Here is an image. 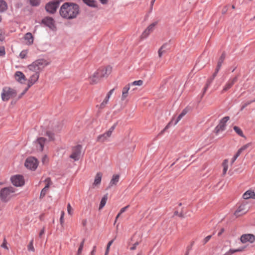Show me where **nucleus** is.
<instances>
[{
  "label": "nucleus",
  "mask_w": 255,
  "mask_h": 255,
  "mask_svg": "<svg viewBox=\"0 0 255 255\" xmlns=\"http://www.w3.org/2000/svg\"><path fill=\"white\" fill-rule=\"evenodd\" d=\"M227 10V8H226V7H224V8L223 9V10H222V13H225L226 12Z\"/></svg>",
  "instance_id": "64"
},
{
  "label": "nucleus",
  "mask_w": 255,
  "mask_h": 255,
  "mask_svg": "<svg viewBox=\"0 0 255 255\" xmlns=\"http://www.w3.org/2000/svg\"><path fill=\"white\" fill-rule=\"evenodd\" d=\"M129 89H130V84H128L123 88V91H122V98H121V100L122 101L125 100L126 99V98L128 97V92Z\"/></svg>",
  "instance_id": "21"
},
{
  "label": "nucleus",
  "mask_w": 255,
  "mask_h": 255,
  "mask_svg": "<svg viewBox=\"0 0 255 255\" xmlns=\"http://www.w3.org/2000/svg\"><path fill=\"white\" fill-rule=\"evenodd\" d=\"M107 104L104 103V102L103 101V102L100 105L99 108L100 109H103L104 107H105Z\"/></svg>",
  "instance_id": "56"
},
{
  "label": "nucleus",
  "mask_w": 255,
  "mask_h": 255,
  "mask_svg": "<svg viewBox=\"0 0 255 255\" xmlns=\"http://www.w3.org/2000/svg\"><path fill=\"white\" fill-rule=\"evenodd\" d=\"M46 135L49 137V140H53L54 139V134L50 131H47Z\"/></svg>",
  "instance_id": "48"
},
{
  "label": "nucleus",
  "mask_w": 255,
  "mask_h": 255,
  "mask_svg": "<svg viewBox=\"0 0 255 255\" xmlns=\"http://www.w3.org/2000/svg\"><path fill=\"white\" fill-rule=\"evenodd\" d=\"M29 87H28V86L25 89V90L23 91V92H22L21 93V94L18 97V98H20L22 97V96L24 95L25 94V93L27 92V91L28 90V89H29Z\"/></svg>",
  "instance_id": "52"
},
{
  "label": "nucleus",
  "mask_w": 255,
  "mask_h": 255,
  "mask_svg": "<svg viewBox=\"0 0 255 255\" xmlns=\"http://www.w3.org/2000/svg\"><path fill=\"white\" fill-rule=\"evenodd\" d=\"M224 232V228L221 229L220 231L218 233V236H220Z\"/></svg>",
  "instance_id": "59"
},
{
  "label": "nucleus",
  "mask_w": 255,
  "mask_h": 255,
  "mask_svg": "<svg viewBox=\"0 0 255 255\" xmlns=\"http://www.w3.org/2000/svg\"><path fill=\"white\" fill-rule=\"evenodd\" d=\"M111 71L112 68L110 66L100 68L90 77V83L92 84L97 83L101 78L107 77Z\"/></svg>",
  "instance_id": "2"
},
{
  "label": "nucleus",
  "mask_w": 255,
  "mask_h": 255,
  "mask_svg": "<svg viewBox=\"0 0 255 255\" xmlns=\"http://www.w3.org/2000/svg\"><path fill=\"white\" fill-rule=\"evenodd\" d=\"M25 166L28 169L35 170L38 166V161L34 157H29L26 159L25 162Z\"/></svg>",
  "instance_id": "8"
},
{
  "label": "nucleus",
  "mask_w": 255,
  "mask_h": 255,
  "mask_svg": "<svg viewBox=\"0 0 255 255\" xmlns=\"http://www.w3.org/2000/svg\"><path fill=\"white\" fill-rule=\"evenodd\" d=\"M5 54V48L3 46H0V56H4Z\"/></svg>",
  "instance_id": "47"
},
{
  "label": "nucleus",
  "mask_w": 255,
  "mask_h": 255,
  "mask_svg": "<svg viewBox=\"0 0 255 255\" xmlns=\"http://www.w3.org/2000/svg\"><path fill=\"white\" fill-rule=\"evenodd\" d=\"M6 240L4 239L3 243L1 245V247L4 249H5L6 250H8V248L6 245Z\"/></svg>",
  "instance_id": "50"
},
{
  "label": "nucleus",
  "mask_w": 255,
  "mask_h": 255,
  "mask_svg": "<svg viewBox=\"0 0 255 255\" xmlns=\"http://www.w3.org/2000/svg\"><path fill=\"white\" fill-rule=\"evenodd\" d=\"M49 64L47 60L43 59H40L35 60L31 64L28 66V68L29 70L38 72L39 73L40 71H42L46 66Z\"/></svg>",
  "instance_id": "4"
},
{
  "label": "nucleus",
  "mask_w": 255,
  "mask_h": 255,
  "mask_svg": "<svg viewBox=\"0 0 255 255\" xmlns=\"http://www.w3.org/2000/svg\"><path fill=\"white\" fill-rule=\"evenodd\" d=\"M228 160L227 159H225L223 163V173L224 175H225L226 172H227V171L228 170Z\"/></svg>",
  "instance_id": "34"
},
{
  "label": "nucleus",
  "mask_w": 255,
  "mask_h": 255,
  "mask_svg": "<svg viewBox=\"0 0 255 255\" xmlns=\"http://www.w3.org/2000/svg\"><path fill=\"white\" fill-rule=\"evenodd\" d=\"M16 91L9 87H4L2 89V92L1 94L2 100L3 101H7L9 99L16 96Z\"/></svg>",
  "instance_id": "7"
},
{
  "label": "nucleus",
  "mask_w": 255,
  "mask_h": 255,
  "mask_svg": "<svg viewBox=\"0 0 255 255\" xmlns=\"http://www.w3.org/2000/svg\"><path fill=\"white\" fill-rule=\"evenodd\" d=\"M33 244V239H32L30 241L29 245L27 246V250L28 251H31V252L34 251L35 250H34Z\"/></svg>",
  "instance_id": "39"
},
{
  "label": "nucleus",
  "mask_w": 255,
  "mask_h": 255,
  "mask_svg": "<svg viewBox=\"0 0 255 255\" xmlns=\"http://www.w3.org/2000/svg\"><path fill=\"white\" fill-rule=\"evenodd\" d=\"M244 250L243 248H239L237 249H230L229 251L226 252L224 255H232L236 252H240L243 251Z\"/></svg>",
  "instance_id": "28"
},
{
  "label": "nucleus",
  "mask_w": 255,
  "mask_h": 255,
  "mask_svg": "<svg viewBox=\"0 0 255 255\" xmlns=\"http://www.w3.org/2000/svg\"><path fill=\"white\" fill-rule=\"evenodd\" d=\"M173 122V120H172V121L169 122L167 124V125L164 128V129L161 131V132H160V134H163V133L170 127V126L172 124Z\"/></svg>",
  "instance_id": "44"
},
{
  "label": "nucleus",
  "mask_w": 255,
  "mask_h": 255,
  "mask_svg": "<svg viewBox=\"0 0 255 255\" xmlns=\"http://www.w3.org/2000/svg\"><path fill=\"white\" fill-rule=\"evenodd\" d=\"M7 8V3L3 0H0V12H4Z\"/></svg>",
  "instance_id": "26"
},
{
  "label": "nucleus",
  "mask_w": 255,
  "mask_h": 255,
  "mask_svg": "<svg viewBox=\"0 0 255 255\" xmlns=\"http://www.w3.org/2000/svg\"><path fill=\"white\" fill-rule=\"evenodd\" d=\"M46 139L44 137H39L37 138V140L35 141V144L36 147V148L38 150L40 151H42L43 149V147Z\"/></svg>",
  "instance_id": "15"
},
{
  "label": "nucleus",
  "mask_w": 255,
  "mask_h": 255,
  "mask_svg": "<svg viewBox=\"0 0 255 255\" xmlns=\"http://www.w3.org/2000/svg\"><path fill=\"white\" fill-rule=\"evenodd\" d=\"M249 210L248 208L247 207L246 205L242 204L240 205L237 210L234 213V215L236 216V217H240L243 215L245 214L248 212Z\"/></svg>",
  "instance_id": "14"
},
{
  "label": "nucleus",
  "mask_w": 255,
  "mask_h": 255,
  "mask_svg": "<svg viewBox=\"0 0 255 255\" xmlns=\"http://www.w3.org/2000/svg\"><path fill=\"white\" fill-rule=\"evenodd\" d=\"M102 177V173L101 172H98L95 177L94 182L93 185L95 186L100 184Z\"/></svg>",
  "instance_id": "24"
},
{
  "label": "nucleus",
  "mask_w": 255,
  "mask_h": 255,
  "mask_svg": "<svg viewBox=\"0 0 255 255\" xmlns=\"http://www.w3.org/2000/svg\"><path fill=\"white\" fill-rule=\"evenodd\" d=\"M84 242H85V240H83L82 241V242L81 243V244L80 245V246H79V247L78 248V251H77L76 255H80L82 253V252L83 251V247H84Z\"/></svg>",
  "instance_id": "35"
},
{
  "label": "nucleus",
  "mask_w": 255,
  "mask_h": 255,
  "mask_svg": "<svg viewBox=\"0 0 255 255\" xmlns=\"http://www.w3.org/2000/svg\"><path fill=\"white\" fill-rule=\"evenodd\" d=\"M42 23L48 27L52 31L56 30L55 20L51 17L47 16L42 20Z\"/></svg>",
  "instance_id": "9"
},
{
  "label": "nucleus",
  "mask_w": 255,
  "mask_h": 255,
  "mask_svg": "<svg viewBox=\"0 0 255 255\" xmlns=\"http://www.w3.org/2000/svg\"><path fill=\"white\" fill-rule=\"evenodd\" d=\"M10 180L12 184L16 187L22 186L24 184V180L22 175H16L12 176Z\"/></svg>",
  "instance_id": "12"
},
{
  "label": "nucleus",
  "mask_w": 255,
  "mask_h": 255,
  "mask_svg": "<svg viewBox=\"0 0 255 255\" xmlns=\"http://www.w3.org/2000/svg\"><path fill=\"white\" fill-rule=\"evenodd\" d=\"M83 1L89 6L93 7L97 6L96 1L94 0H83Z\"/></svg>",
  "instance_id": "27"
},
{
  "label": "nucleus",
  "mask_w": 255,
  "mask_h": 255,
  "mask_svg": "<svg viewBox=\"0 0 255 255\" xmlns=\"http://www.w3.org/2000/svg\"><path fill=\"white\" fill-rule=\"evenodd\" d=\"M237 158V157L234 155L233 158L232 159L231 163L233 164L236 161Z\"/></svg>",
  "instance_id": "60"
},
{
  "label": "nucleus",
  "mask_w": 255,
  "mask_h": 255,
  "mask_svg": "<svg viewBox=\"0 0 255 255\" xmlns=\"http://www.w3.org/2000/svg\"><path fill=\"white\" fill-rule=\"evenodd\" d=\"M129 205H128L124 208H122L120 212L118 213V214L117 215L116 218V220H115V224L116 223V222H117V220L118 219V218L120 216V215L123 213L124 212H125L127 210V209L129 207Z\"/></svg>",
  "instance_id": "33"
},
{
  "label": "nucleus",
  "mask_w": 255,
  "mask_h": 255,
  "mask_svg": "<svg viewBox=\"0 0 255 255\" xmlns=\"http://www.w3.org/2000/svg\"><path fill=\"white\" fill-rule=\"evenodd\" d=\"M254 102H255V101L253 100L244 103V104L242 106L241 110H243L244 108H245L246 107H247L248 105H249L250 104Z\"/></svg>",
  "instance_id": "45"
},
{
  "label": "nucleus",
  "mask_w": 255,
  "mask_h": 255,
  "mask_svg": "<svg viewBox=\"0 0 255 255\" xmlns=\"http://www.w3.org/2000/svg\"><path fill=\"white\" fill-rule=\"evenodd\" d=\"M157 24V22L155 21L149 25L141 34L140 36V39L143 40L146 39L149 36L150 33L154 30Z\"/></svg>",
  "instance_id": "11"
},
{
  "label": "nucleus",
  "mask_w": 255,
  "mask_h": 255,
  "mask_svg": "<svg viewBox=\"0 0 255 255\" xmlns=\"http://www.w3.org/2000/svg\"><path fill=\"white\" fill-rule=\"evenodd\" d=\"M230 117L228 116H226L224 117L223 119H222L220 122L221 124H222L223 125L226 126V123L229 120Z\"/></svg>",
  "instance_id": "40"
},
{
  "label": "nucleus",
  "mask_w": 255,
  "mask_h": 255,
  "mask_svg": "<svg viewBox=\"0 0 255 255\" xmlns=\"http://www.w3.org/2000/svg\"><path fill=\"white\" fill-rule=\"evenodd\" d=\"M67 212L68 214L70 215H72L73 214V209L70 203L67 204Z\"/></svg>",
  "instance_id": "41"
},
{
  "label": "nucleus",
  "mask_w": 255,
  "mask_h": 255,
  "mask_svg": "<svg viewBox=\"0 0 255 255\" xmlns=\"http://www.w3.org/2000/svg\"><path fill=\"white\" fill-rule=\"evenodd\" d=\"M249 147V144H246L244 146H243L242 147H241L239 149L243 152L244 150H245L246 149H247Z\"/></svg>",
  "instance_id": "53"
},
{
  "label": "nucleus",
  "mask_w": 255,
  "mask_h": 255,
  "mask_svg": "<svg viewBox=\"0 0 255 255\" xmlns=\"http://www.w3.org/2000/svg\"><path fill=\"white\" fill-rule=\"evenodd\" d=\"M24 38L27 45H31L33 42V37L30 32L26 33L24 35Z\"/></svg>",
  "instance_id": "20"
},
{
  "label": "nucleus",
  "mask_w": 255,
  "mask_h": 255,
  "mask_svg": "<svg viewBox=\"0 0 255 255\" xmlns=\"http://www.w3.org/2000/svg\"><path fill=\"white\" fill-rule=\"evenodd\" d=\"M167 46V43H165L163 44L161 46V47L159 49V50L158 51V56L159 57H161L162 56V54L165 52V51L163 49H165Z\"/></svg>",
  "instance_id": "29"
},
{
  "label": "nucleus",
  "mask_w": 255,
  "mask_h": 255,
  "mask_svg": "<svg viewBox=\"0 0 255 255\" xmlns=\"http://www.w3.org/2000/svg\"><path fill=\"white\" fill-rule=\"evenodd\" d=\"M79 6L72 2H65L60 7V16L66 19H72L77 17L79 14Z\"/></svg>",
  "instance_id": "1"
},
{
  "label": "nucleus",
  "mask_w": 255,
  "mask_h": 255,
  "mask_svg": "<svg viewBox=\"0 0 255 255\" xmlns=\"http://www.w3.org/2000/svg\"><path fill=\"white\" fill-rule=\"evenodd\" d=\"M114 242V240H111V241H110L108 243V245L107 246H108L109 247H111V246L112 245V244H113Z\"/></svg>",
  "instance_id": "62"
},
{
  "label": "nucleus",
  "mask_w": 255,
  "mask_h": 255,
  "mask_svg": "<svg viewBox=\"0 0 255 255\" xmlns=\"http://www.w3.org/2000/svg\"><path fill=\"white\" fill-rule=\"evenodd\" d=\"M82 147L81 145H77L72 149V153L70 157L73 159L74 161H77L80 159Z\"/></svg>",
  "instance_id": "10"
},
{
  "label": "nucleus",
  "mask_w": 255,
  "mask_h": 255,
  "mask_svg": "<svg viewBox=\"0 0 255 255\" xmlns=\"http://www.w3.org/2000/svg\"><path fill=\"white\" fill-rule=\"evenodd\" d=\"M39 77V73L38 72H34L32 75L30 76L28 81V87H30L33 85L38 79Z\"/></svg>",
  "instance_id": "17"
},
{
  "label": "nucleus",
  "mask_w": 255,
  "mask_h": 255,
  "mask_svg": "<svg viewBox=\"0 0 255 255\" xmlns=\"http://www.w3.org/2000/svg\"><path fill=\"white\" fill-rule=\"evenodd\" d=\"M64 216V212L63 211H62L61 214L60 219L61 224H62L63 222Z\"/></svg>",
  "instance_id": "54"
},
{
  "label": "nucleus",
  "mask_w": 255,
  "mask_h": 255,
  "mask_svg": "<svg viewBox=\"0 0 255 255\" xmlns=\"http://www.w3.org/2000/svg\"><path fill=\"white\" fill-rule=\"evenodd\" d=\"M240 240L244 244L247 242L253 243L255 241V236L251 234H244L241 236Z\"/></svg>",
  "instance_id": "13"
},
{
  "label": "nucleus",
  "mask_w": 255,
  "mask_h": 255,
  "mask_svg": "<svg viewBox=\"0 0 255 255\" xmlns=\"http://www.w3.org/2000/svg\"><path fill=\"white\" fill-rule=\"evenodd\" d=\"M63 0H55L49 1L45 5V8L46 11L50 14H54L56 12L57 8L59 7L60 3Z\"/></svg>",
  "instance_id": "6"
},
{
  "label": "nucleus",
  "mask_w": 255,
  "mask_h": 255,
  "mask_svg": "<svg viewBox=\"0 0 255 255\" xmlns=\"http://www.w3.org/2000/svg\"><path fill=\"white\" fill-rule=\"evenodd\" d=\"M234 129L236 131V132L239 134L240 136L242 137H244V135L243 134V132L242 130V129L239 128L238 127L235 126L234 127Z\"/></svg>",
  "instance_id": "32"
},
{
  "label": "nucleus",
  "mask_w": 255,
  "mask_h": 255,
  "mask_svg": "<svg viewBox=\"0 0 255 255\" xmlns=\"http://www.w3.org/2000/svg\"><path fill=\"white\" fill-rule=\"evenodd\" d=\"M143 84V81L141 80H139L137 81H134V82L131 83L130 84V86H141Z\"/></svg>",
  "instance_id": "37"
},
{
  "label": "nucleus",
  "mask_w": 255,
  "mask_h": 255,
  "mask_svg": "<svg viewBox=\"0 0 255 255\" xmlns=\"http://www.w3.org/2000/svg\"><path fill=\"white\" fill-rule=\"evenodd\" d=\"M187 112L184 110L178 116L176 120L175 121L173 125H176L180 120L186 114Z\"/></svg>",
  "instance_id": "30"
},
{
  "label": "nucleus",
  "mask_w": 255,
  "mask_h": 255,
  "mask_svg": "<svg viewBox=\"0 0 255 255\" xmlns=\"http://www.w3.org/2000/svg\"><path fill=\"white\" fill-rule=\"evenodd\" d=\"M120 176L119 175H114L110 182L109 188H111L114 185H116L119 181Z\"/></svg>",
  "instance_id": "22"
},
{
  "label": "nucleus",
  "mask_w": 255,
  "mask_h": 255,
  "mask_svg": "<svg viewBox=\"0 0 255 255\" xmlns=\"http://www.w3.org/2000/svg\"><path fill=\"white\" fill-rule=\"evenodd\" d=\"M4 39V36L2 35V30L0 29V41H3Z\"/></svg>",
  "instance_id": "55"
},
{
  "label": "nucleus",
  "mask_w": 255,
  "mask_h": 255,
  "mask_svg": "<svg viewBox=\"0 0 255 255\" xmlns=\"http://www.w3.org/2000/svg\"><path fill=\"white\" fill-rule=\"evenodd\" d=\"M211 238H212V235H209V236H207L206 238H205L202 241L203 244L205 245L207 243H208L209 242V241L211 239Z\"/></svg>",
  "instance_id": "46"
},
{
  "label": "nucleus",
  "mask_w": 255,
  "mask_h": 255,
  "mask_svg": "<svg viewBox=\"0 0 255 255\" xmlns=\"http://www.w3.org/2000/svg\"><path fill=\"white\" fill-rule=\"evenodd\" d=\"M27 54V50H22L19 54V57L21 59H24L26 57Z\"/></svg>",
  "instance_id": "42"
},
{
  "label": "nucleus",
  "mask_w": 255,
  "mask_h": 255,
  "mask_svg": "<svg viewBox=\"0 0 255 255\" xmlns=\"http://www.w3.org/2000/svg\"><path fill=\"white\" fill-rule=\"evenodd\" d=\"M242 152L239 149L237 151V152L236 153V154L235 155L236 157H238L241 154V153H242Z\"/></svg>",
  "instance_id": "58"
},
{
  "label": "nucleus",
  "mask_w": 255,
  "mask_h": 255,
  "mask_svg": "<svg viewBox=\"0 0 255 255\" xmlns=\"http://www.w3.org/2000/svg\"><path fill=\"white\" fill-rule=\"evenodd\" d=\"M30 4L33 6H36L40 4V0H29Z\"/></svg>",
  "instance_id": "36"
},
{
  "label": "nucleus",
  "mask_w": 255,
  "mask_h": 255,
  "mask_svg": "<svg viewBox=\"0 0 255 255\" xmlns=\"http://www.w3.org/2000/svg\"><path fill=\"white\" fill-rule=\"evenodd\" d=\"M109 100V99H107V98L106 97L103 101L104 102V103L107 104L108 103Z\"/></svg>",
  "instance_id": "63"
},
{
  "label": "nucleus",
  "mask_w": 255,
  "mask_h": 255,
  "mask_svg": "<svg viewBox=\"0 0 255 255\" xmlns=\"http://www.w3.org/2000/svg\"><path fill=\"white\" fill-rule=\"evenodd\" d=\"M16 189L11 186L4 187L0 190V199L3 202H8L12 198L15 196Z\"/></svg>",
  "instance_id": "3"
},
{
  "label": "nucleus",
  "mask_w": 255,
  "mask_h": 255,
  "mask_svg": "<svg viewBox=\"0 0 255 255\" xmlns=\"http://www.w3.org/2000/svg\"><path fill=\"white\" fill-rule=\"evenodd\" d=\"M44 234V228H43L39 233V237H41Z\"/></svg>",
  "instance_id": "57"
},
{
  "label": "nucleus",
  "mask_w": 255,
  "mask_h": 255,
  "mask_svg": "<svg viewBox=\"0 0 255 255\" xmlns=\"http://www.w3.org/2000/svg\"><path fill=\"white\" fill-rule=\"evenodd\" d=\"M14 76L16 80L19 82L22 83L26 80L25 75L20 71H16Z\"/></svg>",
  "instance_id": "18"
},
{
  "label": "nucleus",
  "mask_w": 255,
  "mask_h": 255,
  "mask_svg": "<svg viewBox=\"0 0 255 255\" xmlns=\"http://www.w3.org/2000/svg\"><path fill=\"white\" fill-rule=\"evenodd\" d=\"M243 197L245 199H248L250 198H255V193L253 191L248 190L243 194Z\"/></svg>",
  "instance_id": "23"
},
{
  "label": "nucleus",
  "mask_w": 255,
  "mask_h": 255,
  "mask_svg": "<svg viewBox=\"0 0 255 255\" xmlns=\"http://www.w3.org/2000/svg\"><path fill=\"white\" fill-rule=\"evenodd\" d=\"M44 181L46 183L45 186H48V188H49V186L52 184L50 178H47Z\"/></svg>",
  "instance_id": "49"
},
{
  "label": "nucleus",
  "mask_w": 255,
  "mask_h": 255,
  "mask_svg": "<svg viewBox=\"0 0 255 255\" xmlns=\"http://www.w3.org/2000/svg\"><path fill=\"white\" fill-rule=\"evenodd\" d=\"M107 199H108V197H107V195H105L102 198V199L100 202V206H99V209H102L105 206V205L106 204Z\"/></svg>",
  "instance_id": "31"
},
{
  "label": "nucleus",
  "mask_w": 255,
  "mask_h": 255,
  "mask_svg": "<svg viewBox=\"0 0 255 255\" xmlns=\"http://www.w3.org/2000/svg\"><path fill=\"white\" fill-rule=\"evenodd\" d=\"M139 244V243L138 242H135L132 246V247L130 248V250H135L137 246H138Z\"/></svg>",
  "instance_id": "51"
},
{
  "label": "nucleus",
  "mask_w": 255,
  "mask_h": 255,
  "mask_svg": "<svg viewBox=\"0 0 255 255\" xmlns=\"http://www.w3.org/2000/svg\"><path fill=\"white\" fill-rule=\"evenodd\" d=\"M48 186H45L41 190L40 193V197L43 198L46 195L47 191L48 190Z\"/></svg>",
  "instance_id": "38"
},
{
  "label": "nucleus",
  "mask_w": 255,
  "mask_h": 255,
  "mask_svg": "<svg viewBox=\"0 0 255 255\" xmlns=\"http://www.w3.org/2000/svg\"><path fill=\"white\" fill-rule=\"evenodd\" d=\"M111 135L109 134V133L106 132L103 134L99 135L97 137V141L98 142H104L107 140L108 138Z\"/></svg>",
  "instance_id": "19"
},
{
  "label": "nucleus",
  "mask_w": 255,
  "mask_h": 255,
  "mask_svg": "<svg viewBox=\"0 0 255 255\" xmlns=\"http://www.w3.org/2000/svg\"><path fill=\"white\" fill-rule=\"evenodd\" d=\"M237 76L233 78H230L225 85V87L222 90V93H224L230 89L232 87V86L237 81Z\"/></svg>",
  "instance_id": "16"
},
{
  "label": "nucleus",
  "mask_w": 255,
  "mask_h": 255,
  "mask_svg": "<svg viewBox=\"0 0 255 255\" xmlns=\"http://www.w3.org/2000/svg\"><path fill=\"white\" fill-rule=\"evenodd\" d=\"M226 127V126L220 123L215 128V132L216 134H218L219 133L222 132L225 130Z\"/></svg>",
  "instance_id": "25"
},
{
  "label": "nucleus",
  "mask_w": 255,
  "mask_h": 255,
  "mask_svg": "<svg viewBox=\"0 0 255 255\" xmlns=\"http://www.w3.org/2000/svg\"><path fill=\"white\" fill-rule=\"evenodd\" d=\"M225 56H225V53L224 52L221 55V57H220L218 62L217 66V67L216 68L215 72L213 74L212 76L210 78H209L207 80V83L206 84V86H205V87L204 88V93H205L206 92V91H207V90L208 89L209 87L211 85V84L212 83L213 80L216 77L217 73L219 71V70H220V68H221V67L222 66V63H223V62L224 61V59L225 58Z\"/></svg>",
  "instance_id": "5"
},
{
  "label": "nucleus",
  "mask_w": 255,
  "mask_h": 255,
  "mask_svg": "<svg viewBox=\"0 0 255 255\" xmlns=\"http://www.w3.org/2000/svg\"><path fill=\"white\" fill-rule=\"evenodd\" d=\"M99 0L103 4H106L108 1V0Z\"/></svg>",
  "instance_id": "61"
},
{
  "label": "nucleus",
  "mask_w": 255,
  "mask_h": 255,
  "mask_svg": "<svg viewBox=\"0 0 255 255\" xmlns=\"http://www.w3.org/2000/svg\"><path fill=\"white\" fill-rule=\"evenodd\" d=\"M117 125V123H115L114 124L113 126H112L110 128V129L108 130V131H107V132L108 133H109V134L111 135L112 134V133L113 132V131L114 130V129H115L116 126Z\"/></svg>",
  "instance_id": "43"
}]
</instances>
